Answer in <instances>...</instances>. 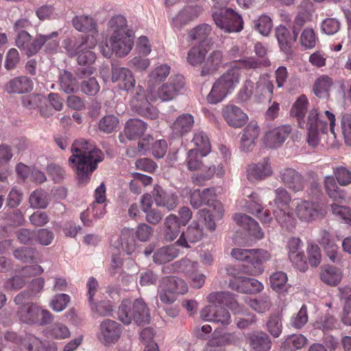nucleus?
<instances>
[{
	"label": "nucleus",
	"mask_w": 351,
	"mask_h": 351,
	"mask_svg": "<svg viewBox=\"0 0 351 351\" xmlns=\"http://www.w3.org/2000/svg\"><path fill=\"white\" fill-rule=\"evenodd\" d=\"M178 250L175 246H166L158 249L154 254L153 260L156 263L164 264L178 257Z\"/></svg>",
	"instance_id": "obj_43"
},
{
	"label": "nucleus",
	"mask_w": 351,
	"mask_h": 351,
	"mask_svg": "<svg viewBox=\"0 0 351 351\" xmlns=\"http://www.w3.org/2000/svg\"><path fill=\"white\" fill-rule=\"evenodd\" d=\"M202 230L199 225L193 222L188 226L186 232L181 234L176 243L180 246L190 247V243L197 242L202 239Z\"/></svg>",
	"instance_id": "obj_32"
},
{
	"label": "nucleus",
	"mask_w": 351,
	"mask_h": 351,
	"mask_svg": "<svg viewBox=\"0 0 351 351\" xmlns=\"http://www.w3.org/2000/svg\"><path fill=\"white\" fill-rule=\"evenodd\" d=\"M254 250L253 256L251 259L252 267L243 268L242 271L248 275L256 276L262 274L263 268L262 264L271 258L270 254L263 250Z\"/></svg>",
	"instance_id": "obj_31"
},
{
	"label": "nucleus",
	"mask_w": 351,
	"mask_h": 351,
	"mask_svg": "<svg viewBox=\"0 0 351 351\" xmlns=\"http://www.w3.org/2000/svg\"><path fill=\"white\" fill-rule=\"evenodd\" d=\"M269 282L271 287L276 292H285L289 288L287 276L283 271H276L271 274Z\"/></svg>",
	"instance_id": "obj_50"
},
{
	"label": "nucleus",
	"mask_w": 351,
	"mask_h": 351,
	"mask_svg": "<svg viewBox=\"0 0 351 351\" xmlns=\"http://www.w3.org/2000/svg\"><path fill=\"white\" fill-rule=\"evenodd\" d=\"M130 105L132 111L139 115L150 119H156L158 117V110L151 106L144 88L140 85L135 89V93L130 99Z\"/></svg>",
	"instance_id": "obj_10"
},
{
	"label": "nucleus",
	"mask_w": 351,
	"mask_h": 351,
	"mask_svg": "<svg viewBox=\"0 0 351 351\" xmlns=\"http://www.w3.org/2000/svg\"><path fill=\"white\" fill-rule=\"evenodd\" d=\"M229 287L240 293H256L263 289V285L254 278L239 276L235 280H230Z\"/></svg>",
	"instance_id": "obj_17"
},
{
	"label": "nucleus",
	"mask_w": 351,
	"mask_h": 351,
	"mask_svg": "<svg viewBox=\"0 0 351 351\" xmlns=\"http://www.w3.org/2000/svg\"><path fill=\"white\" fill-rule=\"evenodd\" d=\"M333 215L342 219L346 223L351 226V209L346 206H340L336 203L330 205Z\"/></svg>",
	"instance_id": "obj_62"
},
{
	"label": "nucleus",
	"mask_w": 351,
	"mask_h": 351,
	"mask_svg": "<svg viewBox=\"0 0 351 351\" xmlns=\"http://www.w3.org/2000/svg\"><path fill=\"white\" fill-rule=\"evenodd\" d=\"M332 84V78L328 75H323L316 80L313 85V92L319 98L326 97L328 96Z\"/></svg>",
	"instance_id": "obj_47"
},
{
	"label": "nucleus",
	"mask_w": 351,
	"mask_h": 351,
	"mask_svg": "<svg viewBox=\"0 0 351 351\" xmlns=\"http://www.w3.org/2000/svg\"><path fill=\"white\" fill-rule=\"evenodd\" d=\"M119 318L125 324L134 321L138 325L149 323L151 317L149 310L145 302L141 298L136 299L132 304L123 301L119 308Z\"/></svg>",
	"instance_id": "obj_5"
},
{
	"label": "nucleus",
	"mask_w": 351,
	"mask_h": 351,
	"mask_svg": "<svg viewBox=\"0 0 351 351\" xmlns=\"http://www.w3.org/2000/svg\"><path fill=\"white\" fill-rule=\"evenodd\" d=\"M206 300L208 303H217L226 305L235 313L241 311V308L234 298V295L229 292H213L208 295Z\"/></svg>",
	"instance_id": "obj_26"
},
{
	"label": "nucleus",
	"mask_w": 351,
	"mask_h": 351,
	"mask_svg": "<svg viewBox=\"0 0 351 351\" xmlns=\"http://www.w3.org/2000/svg\"><path fill=\"white\" fill-rule=\"evenodd\" d=\"M180 223L178 217L173 214L166 217L164 220L163 235L165 241H173L180 232Z\"/></svg>",
	"instance_id": "obj_36"
},
{
	"label": "nucleus",
	"mask_w": 351,
	"mask_h": 351,
	"mask_svg": "<svg viewBox=\"0 0 351 351\" xmlns=\"http://www.w3.org/2000/svg\"><path fill=\"white\" fill-rule=\"evenodd\" d=\"M201 152L197 149H191L188 151L185 164L190 171L202 170L201 172L192 176V182L197 185H202L205 181L210 180L215 174L221 178L225 174L223 165L215 160V163L204 165Z\"/></svg>",
	"instance_id": "obj_3"
},
{
	"label": "nucleus",
	"mask_w": 351,
	"mask_h": 351,
	"mask_svg": "<svg viewBox=\"0 0 351 351\" xmlns=\"http://www.w3.org/2000/svg\"><path fill=\"white\" fill-rule=\"evenodd\" d=\"M335 178L340 186H346L351 184V171L345 167H339L334 170Z\"/></svg>",
	"instance_id": "obj_64"
},
{
	"label": "nucleus",
	"mask_w": 351,
	"mask_h": 351,
	"mask_svg": "<svg viewBox=\"0 0 351 351\" xmlns=\"http://www.w3.org/2000/svg\"><path fill=\"white\" fill-rule=\"evenodd\" d=\"M58 81L61 90L66 94L75 93L78 90L77 80L69 71L62 72Z\"/></svg>",
	"instance_id": "obj_45"
},
{
	"label": "nucleus",
	"mask_w": 351,
	"mask_h": 351,
	"mask_svg": "<svg viewBox=\"0 0 351 351\" xmlns=\"http://www.w3.org/2000/svg\"><path fill=\"white\" fill-rule=\"evenodd\" d=\"M320 278L325 284L335 286L341 282L342 275L339 269L334 266L327 265L322 269Z\"/></svg>",
	"instance_id": "obj_42"
},
{
	"label": "nucleus",
	"mask_w": 351,
	"mask_h": 351,
	"mask_svg": "<svg viewBox=\"0 0 351 351\" xmlns=\"http://www.w3.org/2000/svg\"><path fill=\"white\" fill-rule=\"evenodd\" d=\"M49 335L56 339H64L70 337L68 327L62 323H54L48 329Z\"/></svg>",
	"instance_id": "obj_57"
},
{
	"label": "nucleus",
	"mask_w": 351,
	"mask_h": 351,
	"mask_svg": "<svg viewBox=\"0 0 351 351\" xmlns=\"http://www.w3.org/2000/svg\"><path fill=\"white\" fill-rule=\"evenodd\" d=\"M147 130V124L138 119H130L124 126L123 132L119 135V140L125 144L128 141L136 140L141 137Z\"/></svg>",
	"instance_id": "obj_15"
},
{
	"label": "nucleus",
	"mask_w": 351,
	"mask_h": 351,
	"mask_svg": "<svg viewBox=\"0 0 351 351\" xmlns=\"http://www.w3.org/2000/svg\"><path fill=\"white\" fill-rule=\"evenodd\" d=\"M71 151L72 154L68 162L74 170L78 182L88 183L98 163L104 159L101 151L93 142L83 138L75 140Z\"/></svg>",
	"instance_id": "obj_1"
},
{
	"label": "nucleus",
	"mask_w": 351,
	"mask_h": 351,
	"mask_svg": "<svg viewBox=\"0 0 351 351\" xmlns=\"http://www.w3.org/2000/svg\"><path fill=\"white\" fill-rule=\"evenodd\" d=\"M324 186L328 195L333 201L342 202L345 199V191L339 186L332 176H327L325 177Z\"/></svg>",
	"instance_id": "obj_39"
},
{
	"label": "nucleus",
	"mask_w": 351,
	"mask_h": 351,
	"mask_svg": "<svg viewBox=\"0 0 351 351\" xmlns=\"http://www.w3.org/2000/svg\"><path fill=\"white\" fill-rule=\"evenodd\" d=\"M43 46L48 51H55L59 46L58 32H53L47 35L37 34L34 38V43L32 45L30 51L38 53Z\"/></svg>",
	"instance_id": "obj_23"
},
{
	"label": "nucleus",
	"mask_w": 351,
	"mask_h": 351,
	"mask_svg": "<svg viewBox=\"0 0 351 351\" xmlns=\"http://www.w3.org/2000/svg\"><path fill=\"white\" fill-rule=\"evenodd\" d=\"M216 25L225 32H239L243 29L241 17L232 9H220L213 14Z\"/></svg>",
	"instance_id": "obj_8"
},
{
	"label": "nucleus",
	"mask_w": 351,
	"mask_h": 351,
	"mask_svg": "<svg viewBox=\"0 0 351 351\" xmlns=\"http://www.w3.org/2000/svg\"><path fill=\"white\" fill-rule=\"evenodd\" d=\"M273 24L271 19L266 15L261 16L258 19L254 21V28L263 36H268Z\"/></svg>",
	"instance_id": "obj_58"
},
{
	"label": "nucleus",
	"mask_w": 351,
	"mask_h": 351,
	"mask_svg": "<svg viewBox=\"0 0 351 351\" xmlns=\"http://www.w3.org/2000/svg\"><path fill=\"white\" fill-rule=\"evenodd\" d=\"M51 201L50 195L43 190L34 191L29 197V202L33 208L44 209Z\"/></svg>",
	"instance_id": "obj_48"
},
{
	"label": "nucleus",
	"mask_w": 351,
	"mask_h": 351,
	"mask_svg": "<svg viewBox=\"0 0 351 351\" xmlns=\"http://www.w3.org/2000/svg\"><path fill=\"white\" fill-rule=\"evenodd\" d=\"M268 332L274 338H278L282 331L281 316L277 314L271 315L266 323Z\"/></svg>",
	"instance_id": "obj_54"
},
{
	"label": "nucleus",
	"mask_w": 351,
	"mask_h": 351,
	"mask_svg": "<svg viewBox=\"0 0 351 351\" xmlns=\"http://www.w3.org/2000/svg\"><path fill=\"white\" fill-rule=\"evenodd\" d=\"M241 72L239 67L231 66L214 82L207 96V101L217 104L230 94L240 82Z\"/></svg>",
	"instance_id": "obj_4"
},
{
	"label": "nucleus",
	"mask_w": 351,
	"mask_h": 351,
	"mask_svg": "<svg viewBox=\"0 0 351 351\" xmlns=\"http://www.w3.org/2000/svg\"><path fill=\"white\" fill-rule=\"evenodd\" d=\"M194 119L190 114H183L180 115L171 125L173 132L182 136L189 132L193 125Z\"/></svg>",
	"instance_id": "obj_38"
},
{
	"label": "nucleus",
	"mask_w": 351,
	"mask_h": 351,
	"mask_svg": "<svg viewBox=\"0 0 351 351\" xmlns=\"http://www.w3.org/2000/svg\"><path fill=\"white\" fill-rule=\"evenodd\" d=\"M112 82L117 83L123 90H130L136 84L134 75L130 70L124 67H113L112 69Z\"/></svg>",
	"instance_id": "obj_21"
},
{
	"label": "nucleus",
	"mask_w": 351,
	"mask_h": 351,
	"mask_svg": "<svg viewBox=\"0 0 351 351\" xmlns=\"http://www.w3.org/2000/svg\"><path fill=\"white\" fill-rule=\"evenodd\" d=\"M306 341V338L302 335L293 334L289 335L282 342L280 350L282 351H295L303 348Z\"/></svg>",
	"instance_id": "obj_44"
},
{
	"label": "nucleus",
	"mask_w": 351,
	"mask_h": 351,
	"mask_svg": "<svg viewBox=\"0 0 351 351\" xmlns=\"http://www.w3.org/2000/svg\"><path fill=\"white\" fill-rule=\"evenodd\" d=\"M71 300L70 296L65 293L56 295L50 302V307L56 312L64 310Z\"/></svg>",
	"instance_id": "obj_61"
},
{
	"label": "nucleus",
	"mask_w": 351,
	"mask_h": 351,
	"mask_svg": "<svg viewBox=\"0 0 351 351\" xmlns=\"http://www.w3.org/2000/svg\"><path fill=\"white\" fill-rule=\"evenodd\" d=\"M134 233L133 229L128 228H123L121 232V247L127 254H132L136 248Z\"/></svg>",
	"instance_id": "obj_49"
},
{
	"label": "nucleus",
	"mask_w": 351,
	"mask_h": 351,
	"mask_svg": "<svg viewBox=\"0 0 351 351\" xmlns=\"http://www.w3.org/2000/svg\"><path fill=\"white\" fill-rule=\"evenodd\" d=\"M184 86V77L181 75L171 77L168 82L158 88L156 93L149 92L148 96L151 101H167L174 99Z\"/></svg>",
	"instance_id": "obj_9"
},
{
	"label": "nucleus",
	"mask_w": 351,
	"mask_h": 351,
	"mask_svg": "<svg viewBox=\"0 0 351 351\" xmlns=\"http://www.w3.org/2000/svg\"><path fill=\"white\" fill-rule=\"evenodd\" d=\"M280 181L294 193L302 191L304 189V180L302 176L296 170L287 167L280 171Z\"/></svg>",
	"instance_id": "obj_18"
},
{
	"label": "nucleus",
	"mask_w": 351,
	"mask_h": 351,
	"mask_svg": "<svg viewBox=\"0 0 351 351\" xmlns=\"http://www.w3.org/2000/svg\"><path fill=\"white\" fill-rule=\"evenodd\" d=\"M211 29L212 28L209 25L202 24L191 30L189 36L191 40L202 43L210 35Z\"/></svg>",
	"instance_id": "obj_59"
},
{
	"label": "nucleus",
	"mask_w": 351,
	"mask_h": 351,
	"mask_svg": "<svg viewBox=\"0 0 351 351\" xmlns=\"http://www.w3.org/2000/svg\"><path fill=\"white\" fill-rule=\"evenodd\" d=\"M233 219L239 226L248 230L250 234L256 239H261L264 237V233L258 223L250 216L243 213H237L233 216Z\"/></svg>",
	"instance_id": "obj_30"
},
{
	"label": "nucleus",
	"mask_w": 351,
	"mask_h": 351,
	"mask_svg": "<svg viewBox=\"0 0 351 351\" xmlns=\"http://www.w3.org/2000/svg\"><path fill=\"white\" fill-rule=\"evenodd\" d=\"M223 64V56L220 50L212 51L206 58L201 71V75L206 76L215 73Z\"/></svg>",
	"instance_id": "obj_33"
},
{
	"label": "nucleus",
	"mask_w": 351,
	"mask_h": 351,
	"mask_svg": "<svg viewBox=\"0 0 351 351\" xmlns=\"http://www.w3.org/2000/svg\"><path fill=\"white\" fill-rule=\"evenodd\" d=\"M274 90V83L269 77L261 76L254 84V98L257 101L268 98L270 101L273 97Z\"/></svg>",
	"instance_id": "obj_29"
},
{
	"label": "nucleus",
	"mask_w": 351,
	"mask_h": 351,
	"mask_svg": "<svg viewBox=\"0 0 351 351\" xmlns=\"http://www.w3.org/2000/svg\"><path fill=\"white\" fill-rule=\"evenodd\" d=\"M34 43V40H32L31 36L25 31H21L19 33L16 40V46L25 51L28 56L34 55L36 53H32L30 49Z\"/></svg>",
	"instance_id": "obj_60"
},
{
	"label": "nucleus",
	"mask_w": 351,
	"mask_h": 351,
	"mask_svg": "<svg viewBox=\"0 0 351 351\" xmlns=\"http://www.w3.org/2000/svg\"><path fill=\"white\" fill-rule=\"evenodd\" d=\"M98 128L99 130L104 133H112L119 128V120L114 115H106L99 120Z\"/></svg>",
	"instance_id": "obj_51"
},
{
	"label": "nucleus",
	"mask_w": 351,
	"mask_h": 351,
	"mask_svg": "<svg viewBox=\"0 0 351 351\" xmlns=\"http://www.w3.org/2000/svg\"><path fill=\"white\" fill-rule=\"evenodd\" d=\"M272 169L268 160L264 158L258 163L250 165L247 169V178L251 182L265 179L272 174Z\"/></svg>",
	"instance_id": "obj_24"
},
{
	"label": "nucleus",
	"mask_w": 351,
	"mask_h": 351,
	"mask_svg": "<svg viewBox=\"0 0 351 351\" xmlns=\"http://www.w3.org/2000/svg\"><path fill=\"white\" fill-rule=\"evenodd\" d=\"M292 131L290 125H283L268 132L264 138L265 143L270 148H278L286 141Z\"/></svg>",
	"instance_id": "obj_19"
},
{
	"label": "nucleus",
	"mask_w": 351,
	"mask_h": 351,
	"mask_svg": "<svg viewBox=\"0 0 351 351\" xmlns=\"http://www.w3.org/2000/svg\"><path fill=\"white\" fill-rule=\"evenodd\" d=\"M246 339L252 351H269L271 349V339L263 332L249 333Z\"/></svg>",
	"instance_id": "obj_28"
},
{
	"label": "nucleus",
	"mask_w": 351,
	"mask_h": 351,
	"mask_svg": "<svg viewBox=\"0 0 351 351\" xmlns=\"http://www.w3.org/2000/svg\"><path fill=\"white\" fill-rule=\"evenodd\" d=\"M168 288L174 294H184L188 291V285L186 282L175 276H166L162 278L160 282Z\"/></svg>",
	"instance_id": "obj_41"
},
{
	"label": "nucleus",
	"mask_w": 351,
	"mask_h": 351,
	"mask_svg": "<svg viewBox=\"0 0 351 351\" xmlns=\"http://www.w3.org/2000/svg\"><path fill=\"white\" fill-rule=\"evenodd\" d=\"M191 143L201 152V156H206L210 152V143L208 136L203 131H197L194 133Z\"/></svg>",
	"instance_id": "obj_46"
},
{
	"label": "nucleus",
	"mask_w": 351,
	"mask_h": 351,
	"mask_svg": "<svg viewBox=\"0 0 351 351\" xmlns=\"http://www.w3.org/2000/svg\"><path fill=\"white\" fill-rule=\"evenodd\" d=\"M75 29L81 32H96L97 24L94 19L88 15L75 16L72 19Z\"/></svg>",
	"instance_id": "obj_40"
},
{
	"label": "nucleus",
	"mask_w": 351,
	"mask_h": 351,
	"mask_svg": "<svg viewBox=\"0 0 351 351\" xmlns=\"http://www.w3.org/2000/svg\"><path fill=\"white\" fill-rule=\"evenodd\" d=\"M296 215L298 218L305 222H311L325 216L326 211L319 204L303 201L296 207Z\"/></svg>",
	"instance_id": "obj_14"
},
{
	"label": "nucleus",
	"mask_w": 351,
	"mask_h": 351,
	"mask_svg": "<svg viewBox=\"0 0 351 351\" xmlns=\"http://www.w3.org/2000/svg\"><path fill=\"white\" fill-rule=\"evenodd\" d=\"M286 248L291 262L298 269L304 271L308 265L303 250V243L301 239L298 237L290 238L287 241Z\"/></svg>",
	"instance_id": "obj_13"
},
{
	"label": "nucleus",
	"mask_w": 351,
	"mask_h": 351,
	"mask_svg": "<svg viewBox=\"0 0 351 351\" xmlns=\"http://www.w3.org/2000/svg\"><path fill=\"white\" fill-rule=\"evenodd\" d=\"M210 207L212 210L202 208L197 212V215L200 219H204L206 228L210 231H214L216 226L213 218L221 219L223 214V208L221 203L217 201L213 202Z\"/></svg>",
	"instance_id": "obj_22"
},
{
	"label": "nucleus",
	"mask_w": 351,
	"mask_h": 351,
	"mask_svg": "<svg viewBox=\"0 0 351 351\" xmlns=\"http://www.w3.org/2000/svg\"><path fill=\"white\" fill-rule=\"evenodd\" d=\"M223 116L228 125L234 128L243 125L247 119L246 114L234 105H227L223 110Z\"/></svg>",
	"instance_id": "obj_27"
},
{
	"label": "nucleus",
	"mask_w": 351,
	"mask_h": 351,
	"mask_svg": "<svg viewBox=\"0 0 351 351\" xmlns=\"http://www.w3.org/2000/svg\"><path fill=\"white\" fill-rule=\"evenodd\" d=\"M171 67L165 64L156 66L149 75L148 83L152 85L164 81L170 73Z\"/></svg>",
	"instance_id": "obj_53"
},
{
	"label": "nucleus",
	"mask_w": 351,
	"mask_h": 351,
	"mask_svg": "<svg viewBox=\"0 0 351 351\" xmlns=\"http://www.w3.org/2000/svg\"><path fill=\"white\" fill-rule=\"evenodd\" d=\"M308 104L307 97L304 95L300 96L291 108L292 116L297 117L299 121L303 119L307 111Z\"/></svg>",
	"instance_id": "obj_55"
},
{
	"label": "nucleus",
	"mask_w": 351,
	"mask_h": 351,
	"mask_svg": "<svg viewBox=\"0 0 351 351\" xmlns=\"http://www.w3.org/2000/svg\"><path fill=\"white\" fill-rule=\"evenodd\" d=\"M108 28L110 35L106 47L110 45V49L107 52L102 49L104 56L110 57L112 52L118 57L127 56L134 45V34L128 28L126 19L121 15L112 17L108 21Z\"/></svg>",
	"instance_id": "obj_2"
},
{
	"label": "nucleus",
	"mask_w": 351,
	"mask_h": 351,
	"mask_svg": "<svg viewBox=\"0 0 351 351\" xmlns=\"http://www.w3.org/2000/svg\"><path fill=\"white\" fill-rule=\"evenodd\" d=\"M248 304L259 313L268 311L272 306L270 297L267 294H263L255 299H250L248 301Z\"/></svg>",
	"instance_id": "obj_52"
},
{
	"label": "nucleus",
	"mask_w": 351,
	"mask_h": 351,
	"mask_svg": "<svg viewBox=\"0 0 351 351\" xmlns=\"http://www.w3.org/2000/svg\"><path fill=\"white\" fill-rule=\"evenodd\" d=\"M14 256L23 263H30L36 258L37 252L32 248L21 247L14 252Z\"/></svg>",
	"instance_id": "obj_63"
},
{
	"label": "nucleus",
	"mask_w": 351,
	"mask_h": 351,
	"mask_svg": "<svg viewBox=\"0 0 351 351\" xmlns=\"http://www.w3.org/2000/svg\"><path fill=\"white\" fill-rule=\"evenodd\" d=\"M206 300L208 303H217L226 305L235 313L241 311V308L234 298V295L229 292H213L208 295Z\"/></svg>",
	"instance_id": "obj_25"
},
{
	"label": "nucleus",
	"mask_w": 351,
	"mask_h": 351,
	"mask_svg": "<svg viewBox=\"0 0 351 351\" xmlns=\"http://www.w3.org/2000/svg\"><path fill=\"white\" fill-rule=\"evenodd\" d=\"M77 50L78 51H71L70 53L71 56L78 53L77 62L81 67L77 69L76 75L79 78L82 79L91 75L95 71L93 64L95 61L96 56L93 51L86 49L84 43L79 45Z\"/></svg>",
	"instance_id": "obj_11"
},
{
	"label": "nucleus",
	"mask_w": 351,
	"mask_h": 351,
	"mask_svg": "<svg viewBox=\"0 0 351 351\" xmlns=\"http://www.w3.org/2000/svg\"><path fill=\"white\" fill-rule=\"evenodd\" d=\"M5 89L10 93H25L33 89V82L29 77L21 76L11 80L6 84Z\"/></svg>",
	"instance_id": "obj_35"
},
{
	"label": "nucleus",
	"mask_w": 351,
	"mask_h": 351,
	"mask_svg": "<svg viewBox=\"0 0 351 351\" xmlns=\"http://www.w3.org/2000/svg\"><path fill=\"white\" fill-rule=\"evenodd\" d=\"M156 204L170 211L175 209L178 204V197L175 192L165 191L160 186H156L153 191Z\"/></svg>",
	"instance_id": "obj_20"
},
{
	"label": "nucleus",
	"mask_w": 351,
	"mask_h": 351,
	"mask_svg": "<svg viewBox=\"0 0 351 351\" xmlns=\"http://www.w3.org/2000/svg\"><path fill=\"white\" fill-rule=\"evenodd\" d=\"M307 142L312 147L317 146L322 138H324L328 132V123L324 120L317 110H311L307 119Z\"/></svg>",
	"instance_id": "obj_7"
},
{
	"label": "nucleus",
	"mask_w": 351,
	"mask_h": 351,
	"mask_svg": "<svg viewBox=\"0 0 351 351\" xmlns=\"http://www.w3.org/2000/svg\"><path fill=\"white\" fill-rule=\"evenodd\" d=\"M19 319L26 324L47 325L52 321V315L47 310L42 309L34 303L21 306L17 311Z\"/></svg>",
	"instance_id": "obj_6"
},
{
	"label": "nucleus",
	"mask_w": 351,
	"mask_h": 351,
	"mask_svg": "<svg viewBox=\"0 0 351 351\" xmlns=\"http://www.w3.org/2000/svg\"><path fill=\"white\" fill-rule=\"evenodd\" d=\"M121 332V326L119 323L112 319H106L99 324L97 338L104 346H110L118 341Z\"/></svg>",
	"instance_id": "obj_12"
},
{
	"label": "nucleus",
	"mask_w": 351,
	"mask_h": 351,
	"mask_svg": "<svg viewBox=\"0 0 351 351\" xmlns=\"http://www.w3.org/2000/svg\"><path fill=\"white\" fill-rule=\"evenodd\" d=\"M254 83L250 79L245 80L240 88L237 95V99L239 102H247L251 97L254 96Z\"/></svg>",
	"instance_id": "obj_56"
},
{
	"label": "nucleus",
	"mask_w": 351,
	"mask_h": 351,
	"mask_svg": "<svg viewBox=\"0 0 351 351\" xmlns=\"http://www.w3.org/2000/svg\"><path fill=\"white\" fill-rule=\"evenodd\" d=\"M276 37L282 51L288 52L291 47L295 44L298 36L295 34L291 35L287 27L279 25L276 28Z\"/></svg>",
	"instance_id": "obj_37"
},
{
	"label": "nucleus",
	"mask_w": 351,
	"mask_h": 351,
	"mask_svg": "<svg viewBox=\"0 0 351 351\" xmlns=\"http://www.w3.org/2000/svg\"><path fill=\"white\" fill-rule=\"evenodd\" d=\"M210 304L203 308L200 311V317L204 321L215 322L221 323L223 325H228L230 323V315L229 313H225L223 315L218 317L216 316L217 303H210Z\"/></svg>",
	"instance_id": "obj_34"
},
{
	"label": "nucleus",
	"mask_w": 351,
	"mask_h": 351,
	"mask_svg": "<svg viewBox=\"0 0 351 351\" xmlns=\"http://www.w3.org/2000/svg\"><path fill=\"white\" fill-rule=\"evenodd\" d=\"M317 241L324 248L332 262L338 263L341 261V253L339 252V247L330 232L326 229H321L318 233Z\"/></svg>",
	"instance_id": "obj_16"
}]
</instances>
